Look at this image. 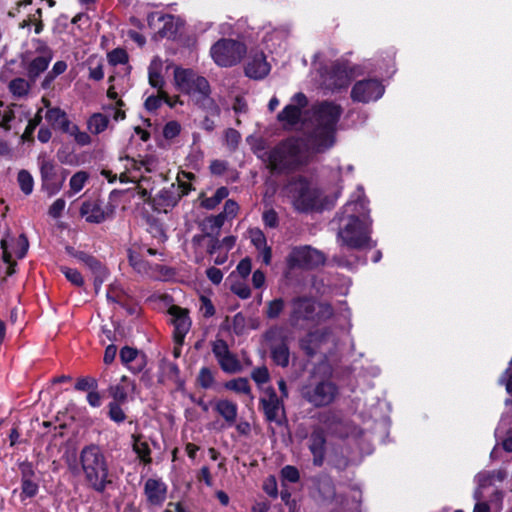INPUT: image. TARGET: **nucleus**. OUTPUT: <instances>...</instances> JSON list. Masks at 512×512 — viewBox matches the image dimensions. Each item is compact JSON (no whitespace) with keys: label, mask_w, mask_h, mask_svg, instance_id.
I'll use <instances>...</instances> for the list:
<instances>
[{"label":"nucleus","mask_w":512,"mask_h":512,"mask_svg":"<svg viewBox=\"0 0 512 512\" xmlns=\"http://www.w3.org/2000/svg\"><path fill=\"white\" fill-rule=\"evenodd\" d=\"M324 262V254L310 246L295 247L287 257V265L290 269H311Z\"/></svg>","instance_id":"nucleus-14"},{"label":"nucleus","mask_w":512,"mask_h":512,"mask_svg":"<svg viewBox=\"0 0 512 512\" xmlns=\"http://www.w3.org/2000/svg\"><path fill=\"white\" fill-rule=\"evenodd\" d=\"M270 72V65L263 52H257L248 60L245 74L252 79H262Z\"/></svg>","instance_id":"nucleus-25"},{"label":"nucleus","mask_w":512,"mask_h":512,"mask_svg":"<svg viewBox=\"0 0 512 512\" xmlns=\"http://www.w3.org/2000/svg\"><path fill=\"white\" fill-rule=\"evenodd\" d=\"M163 369H164V372L166 374V376L171 379V380H174L176 381L179 377V374H180V370H179V367L176 363L174 362H166L164 363L163 365Z\"/></svg>","instance_id":"nucleus-61"},{"label":"nucleus","mask_w":512,"mask_h":512,"mask_svg":"<svg viewBox=\"0 0 512 512\" xmlns=\"http://www.w3.org/2000/svg\"><path fill=\"white\" fill-rule=\"evenodd\" d=\"M39 486L32 479L21 480V500L33 498L37 495Z\"/></svg>","instance_id":"nucleus-44"},{"label":"nucleus","mask_w":512,"mask_h":512,"mask_svg":"<svg viewBox=\"0 0 512 512\" xmlns=\"http://www.w3.org/2000/svg\"><path fill=\"white\" fill-rule=\"evenodd\" d=\"M206 276L215 285L220 284L223 279L222 271L216 267L208 268L206 270Z\"/></svg>","instance_id":"nucleus-64"},{"label":"nucleus","mask_w":512,"mask_h":512,"mask_svg":"<svg viewBox=\"0 0 512 512\" xmlns=\"http://www.w3.org/2000/svg\"><path fill=\"white\" fill-rule=\"evenodd\" d=\"M212 352L221 369L229 374L240 372L242 369L236 355L230 352L225 340L217 339L212 343Z\"/></svg>","instance_id":"nucleus-16"},{"label":"nucleus","mask_w":512,"mask_h":512,"mask_svg":"<svg viewBox=\"0 0 512 512\" xmlns=\"http://www.w3.org/2000/svg\"><path fill=\"white\" fill-rule=\"evenodd\" d=\"M66 202L63 198H58L55 200L52 205L49 207V215L53 218H59L65 209Z\"/></svg>","instance_id":"nucleus-60"},{"label":"nucleus","mask_w":512,"mask_h":512,"mask_svg":"<svg viewBox=\"0 0 512 512\" xmlns=\"http://www.w3.org/2000/svg\"><path fill=\"white\" fill-rule=\"evenodd\" d=\"M108 61L111 65L125 64L128 61V54L124 49L116 48L108 53Z\"/></svg>","instance_id":"nucleus-50"},{"label":"nucleus","mask_w":512,"mask_h":512,"mask_svg":"<svg viewBox=\"0 0 512 512\" xmlns=\"http://www.w3.org/2000/svg\"><path fill=\"white\" fill-rule=\"evenodd\" d=\"M14 118L13 111L6 106L3 102H0V126L5 129H9L8 123Z\"/></svg>","instance_id":"nucleus-54"},{"label":"nucleus","mask_w":512,"mask_h":512,"mask_svg":"<svg viewBox=\"0 0 512 512\" xmlns=\"http://www.w3.org/2000/svg\"><path fill=\"white\" fill-rule=\"evenodd\" d=\"M236 270L242 278H246L252 270L251 259L248 257L242 259L238 263Z\"/></svg>","instance_id":"nucleus-62"},{"label":"nucleus","mask_w":512,"mask_h":512,"mask_svg":"<svg viewBox=\"0 0 512 512\" xmlns=\"http://www.w3.org/2000/svg\"><path fill=\"white\" fill-rule=\"evenodd\" d=\"M331 333L328 330H316L308 333L300 340L301 349L310 357L321 352L322 346L330 338Z\"/></svg>","instance_id":"nucleus-22"},{"label":"nucleus","mask_w":512,"mask_h":512,"mask_svg":"<svg viewBox=\"0 0 512 512\" xmlns=\"http://www.w3.org/2000/svg\"><path fill=\"white\" fill-rule=\"evenodd\" d=\"M0 246H1V249L3 250V255H2V259L5 263H7L9 265L8 267V271H7V274L8 275H12L14 274L15 270H14V266H15V262H12L11 258H12V255L11 253L9 252L8 250V239L7 238H3L1 241H0Z\"/></svg>","instance_id":"nucleus-51"},{"label":"nucleus","mask_w":512,"mask_h":512,"mask_svg":"<svg viewBox=\"0 0 512 512\" xmlns=\"http://www.w3.org/2000/svg\"><path fill=\"white\" fill-rule=\"evenodd\" d=\"M45 119L54 129L61 130L63 133H66L72 125L66 112L59 107L49 108L46 111Z\"/></svg>","instance_id":"nucleus-30"},{"label":"nucleus","mask_w":512,"mask_h":512,"mask_svg":"<svg viewBox=\"0 0 512 512\" xmlns=\"http://www.w3.org/2000/svg\"><path fill=\"white\" fill-rule=\"evenodd\" d=\"M239 206L237 202H235L232 199H228L224 204V210L221 212V214H225V218L227 217H235L238 213Z\"/></svg>","instance_id":"nucleus-63"},{"label":"nucleus","mask_w":512,"mask_h":512,"mask_svg":"<svg viewBox=\"0 0 512 512\" xmlns=\"http://www.w3.org/2000/svg\"><path fill=\"white\" fill-rule=\"evenodd\" d=\"M167 487L157 479H148L144 485V493L150 505L160 506L166 499Z\"/></svg>","instance_id":"nucleus-26"},{"label":"nucleus","mask_w":512,"mask_h":512,"mask_svg":"<svg viewBox=\"0 0 512 512\" xmlns=\"http://www.w3.org/2000/svg\"><path fill=\"white\" fill-rule=\"evenodd\" d=\"M229 195V190L226 187H220L216 190L213 196L203 198L201 200V206L205 209H214L222 200Z\"/></svg>","instance_id":"nucleus-36"},{"label":"nucleus","mask_w":512,"mask_h":512,"mask_svg":"<svg viewBox=\"0 0 512 512\" xmlns=\"http://www.w3.org/2000/svg\"><path fill=\"white\" fill-rule=\"evenodd\" d=\"M162 72V62L159 58H154L149 67H148V81L149 84L156 88L162 97L165 99V103L168 104L170 107H174L176 101H171L168 94L163 90L165 85V80L161 74Z\"/></svg>","instance_id":"nucleus-24"},{"label":"nucleus","mask_w":512,"mask_h":512,"mask_svg":"<svg viewBox=\"0 0 512 512\" xmlns=\"http://www.w3.org/2000/svg\"><path fill=\"white\" fill-rule=\"evenodd\" d=\"M333 222H336L338 226L337 242L339 245L354 250L376 246L371 238L373 221L362 189H359L356 199L349 200L336 214Z\"/></svg>","instance_id":"nucleus-1"},{"label":"nucleus","mask_w":512,"mask_h":512,"mask_svg":"<svg viewBox=\"0 0 512 512\" xmlns=\"http://www.w3.org/2000/svg\"><path fill=\"white\" fill-rule=\"evenodd\" d=\"M319 73L321 84L331 91L346 88L350 83L348 67L340 61L333 62L329 67H320Z\"/></svg>","instance_id":"nucleus-13"},{"label":"nucleus","mask_w":512,"mask_h":512,"mask_svg":"<svg viewBox=\"0 0 512 512\" xmlns=\"http://www.w3.org/2000/svg\"><path fill=\"white\" fill-rule=\"evenodd\" d=\"M259 403L267 421L281 424L280 414L284 413V404L273 387L264 389V395Z\"/></svg>","instance_id":"nucleus-17"},{"label":"nucleus","mask_w":512,"mask_h":512,"mask_svg":"<svg viewBox=\"0 0 512 512\" xmlns=\"http://www.w3.org/2000/svg\"><path fill=\"white\" fill-rule=\"evenodd\" d=\"M174 80L178 89L192 96L200 107L212 114H219L220 109L210 96L211 88L205 77L197 75L192 69L177 67L174 70Z\"/></svg>","instance_id":"nucleus-4"},{"label":"nucleus","mask_w":512,"mask_h":512,"mask_svg":"<svg viewBox=\"0 0 512 512\" xmlns=\"http://www.w3.org/2000/svg\"><path fill=\"white\" fill-rule=\"evenodd\" d=\"M38 164L42 190L50 197L57 194L63 187L65 177L59 176L56 164L45 154L39 155Z\"/></svg>","instance_id":"nucleus-12"},{"label":"nucleus","mask_w":512,"mask_h":512,"mask_svg":"<svg viewBox=\"0 0 512 512\" xmlns=\"http://www.w3.org/2000/svg\"><path fill=\"white\" fill-rule=\"evenodd\" d=\"M148 24L150 27H156L155 22H163V27L159 28L158 33L162 36L172 35L176 32V29L173 27L174 16L165 15L158 12L151 13L148 15Z\"/></svg>","instance_id":"nucleus-31"},{"label":"nucleus","mask_w":512,"mask_h":512,"mask_svg":"<svg viewBox=\"0 0 512 512\" xmlns=\"http://www.w3.org/2000/svg\"><path fill=\"white\" fill-rule=\"evenodd\" d=\"M73 257L85 264L92 273L102 271V263L94 256L86 252H74Z\"/></svg>","instance_id":"nucleus-38"},{"label":"nucleus","mask_w":512,"mask_h":512,"mask_svg":"<svg viewBox=\"0 0 512 512\" xmlns=\"http://www.w3.org/2000/svg\"><path fill=\"white\" fill-rule=\"evenodd\" d=\"M97 388V381L91 377L79 378L75 384V389L79 391H87Z\"/></svg>","instance_id":"nucleus-59"},{"label":"nucleus","mask_w":512,"mask_h":512,"mask_svg":"<svg viewBox=\"0 0 512 512\" xmlns=\"http://www.w3.org/2000/svg\"><path fill=\"white\" fill-rule=\"evenodd\" d=\"M60 271L64 274L66 279L71 282L73 285L81 287L84 284V279L81 273L74 268H70L67 266H61Z\"/></svg>","instance_id":"nucleus-46"},{"label":"nucleus","mask_w":512,"mask_h":512,"mask_svg":"<svg viewBox=\"0 0 512 512\" xmlns=\"http://www.w3.org/2000/svg\"><path fill=\"white\" fill-rule=\"evenodd\" d=\"M109 395L113 398L112 402L124 403L128 396V387L124 384L111 385L108 388Z\"/></svg>","instance_id":"nucleus-43"},{"label":"nucleus","mask_w":512,"mask_h":512,"mask_svg":"<svg viewBox=\"0 0 512 512\" xmlns=\"http://www.w3.org/2000/svg\"><path fill=\"white\" fill-rule=\"evenodd\" d=\"M384 94V86L377 79L357 81L351 90V99L354 102L368 103L376 101Z\"/></svg>","instance_id":"nucleus-15"},{"label":"nucleus","mask_w":512,"mask_h":512,"mask_svg":"<svg viewBox=\"0 0 512 512\" xmlns=\"http://www.w3.org/2000/svg\"><path fill=\"white\" fill-rule=\"evenodd\" d=\"M252 150L272 173L293 172L310 163L297 136L288 137L270 149L263 139H258Z\"/></svg>","instance_id":"nucleus-2"},{"label":"nucleus","mask_w":512,"mask_h":512,"mask_svg":"<svg viewBox=\"0 0 512 512\" xmlns=\"http://www.w3.org/2000/svg\"><path fill=\"white\" fill-rule=\"evenodd\" d=\"M86 486L98 494H104L113 486V473L107 458L98 445L85 446L79 456Z\"/></svg>","instance_id":"nucleus-3"},{"label":"nucleus","mask_w":512,"mask_h":512,"mask_svg":"<svg viewBox=\"0 0 512 512\" xmlns=\"http://www.w3.org/2000/svg\"><path fill=\"white\" fill-rule=\"evenodd\" d=\"M307 103V97L303 93L299 92L295 94L291 99V103L285 106L278 114V120L290 126L296 125L300 121L301 110Z\"/></svg>","instance_id":"nucleus-19"},{"label":"nucleus","mask_w":512,"mask_h":512,"mask_svg":"<svg viewBox=\"0 0 512 512\" xmlns=\"http://www.w3.org/2000/svg\"><path fill=\"white\" fill-rule=\"evenodd\" d=\"M180 130H181V127L178 122L170 121L163 128V136L166 139H173L179 135Z\"/></svg>","instance_id":"nucleus-58"},{"label":"nucleus","mask_w":512,"mask_h":512,"mask_svg":"<svg viewBox=\"0 0 512 512\" xmlns=\"http://www.w3.org/2000/svg\"><path fill=\"white\" fill-rule=\"evenodd\" d=\"M308 448L313 456V465L321 467L325 461L326 433L321 427H316L308 438Z\"/></svg>","instance_id":"nucleus-20"},{"label":"nucleus","mask_w":512,"mask_h":512,"mask_svg":"<svg viewBox=\"0 0 512 512\" xmlns=\"http://www.w3.org/2000/svg\"><path fill=\"white\" fill-rule=\"evenodd\" d=\"M51 59V50L44 46L41 54L33 58L27 66V76L31 82H35L39 75L48 68Z\"/></svg>","instance_id":"nucleus-27"},{"label":"nucleus","mask_w":512,"mask_h":512,"mask_svg":"<svg viewBox=\"0 0 512 512\" xmlns=\"http://www.w3.org/2000/svg\"><path fill=\"white\" fill-rule=\"evenodd\" d=\"M9 89L13 95L22 97L29 92L30 84L23 78H16L10 82Z\"/></svg>","instance_id":"nucleus-42"},{"label":"nucleus","mask_w":512,"mask_h":512,"mask_svg":"<svg viewBox=\"0 0 512 512\" xmlns=\"http://www.w3.org/2000/svg\"><path fill=\"white\" fill-rule=\"evenodd\" d=\"M262 221L267 228H277L279 225L278 213L273 208L265 209L262 213Z\"/></svg>","instance_id":"nucleus-49"},{"label":"nucleus","mask_w":512,"mask_h":512,"mask_svg":"<svg viewBox=\"0 0 512 512\" xmlns=\"http://www.w3.org/2000/svg\"><path fill=\"white\" fill-rule=\"evenodd\" d=\"M334 314L329 303H316L309 297H296L291 302L290 324L299 327L302 322L319 324L330 319Z\"/></svg>","instance_id":"nucleus-5"},{"label":"nucleus","mask_w":512,"mask_h":512,"mask_svg":"<svg viewBox=\"0 0 512 512\" xmlns=\"http://www.w3.org/2000/svg\"><path fill=\"white\" fill-rule=\"evenodd\" d=\"M80 215L92 224H100L110 217V212L103 208L98 199L86 200L80 207Z\"/></svg>","instance_id":"nucleus-21"},{"label":"nucleus","mask_w":512,"mask_h":512,"mask_svg":"<svg viewBox=\"0 0 512 512\" xmlns=\"http://www.w3.org/2000/svg\"><path fill=\"white\" fill-rule=\"evenodd\" d=\"M66 134L74 137V140L81 146H86L91 143V137L86 133L80 131L76 124H73L66 131Z\"/></svg>","instance_id":"nucleus-47"},{"label":"nucleus","mask_w":512,"mask_h":512,"mask_svg":"<svg viewBox=\"0 0 512 512\" xmlns=\"http://www.w3.org/2000/svg\"><path fill=\"white\" fill-rule=\"evenodd\" d=\"M179 187H175V184H171L169 187L163 188L153 198V203L156 209H163L166 211L168 207H174L180 200Z\"/></svg>","instance_id":"nucleus-28"},{"label":"nucleus","mask_w":512,"mask_h":512,"mask_svg":"<svg viewBox=\"0 0 512 512\" xmlns=\"http://www.w3.org/2000/svg\"><path fill=\"white\" fill-rule=\"evenodd\" d=\"M120 360L134 374L142 372L147 364L146 355L129 346L120 350Z\"/></svg>","instance_id":"nucleus-23"},{"label":"nucleus","mask_w":512,"mask_h":512,"mask_svg":"<svg viewBox=\"0 0 512 512\" xmlns=\"http://www.w3.org/2000/svg\"><path fill=\"white\" fill-rule=\"evenodd\" d=\"M122 403L110 402L108 404V416L115 423H123L126 420V414L121 408Z\"/></svg>","instance_id":"nucleus-45"},{"label":"nucleus","mask_w":512,"mask_h":512,"mask_svg":"<svg viewBox=\"0 0 512 512\" xmlns=\"http://www.w3.org/2000/svg\"><path fill=\"white\" fill-rule=\"evenodd\" d=\"M300 393L304 400L319 408L334 402L338 395V387L330 380L311 377L301 387Z\"/></svg>","instance_id":"nucleus-8"},{"label":"nucleus","mask_w":512,"mask_h":512,"mask_svg":"<svg viewBox=\"0 0 512 512\" xmlns=\"http://www.w3.org/2000/svg\"><path fill=\"white\" fill-rule=\"evenodd\" d=\"M214 409L225 419L229 426H232L236 422L238 414V407L236 403L227 399L219 400L216 402Z\"/></svg>","instance_id":"nucleus-32"},{"label":"nucleus","mask_w":512,"mask_h":512,"mask_svg":"<svg viewBox=\"0 0 512 512\" xmlns=\"http://www.w3.org/2000/svg\"><path fill=\"white\" fill-rule=\"evenodd\" d=\"M108 124L109 118L102 113H94L87 121L88 130L94 135H98L105 131Z\"/></svg>","instance_id":"nucleus-35"},{"label":"nucleus","mask_w":512,"mask_h":512,"mask_svg":"<svg viewBox=\"0 0 512 512\" xmlns=\"http://www.w3.org/2000/svg\"><path fill=\"white\" fill-rule=\"evenodd\" d=\"M89 175L85 171L75 173L70 179V188L74 193L81 191L88 180Z\"/></svg>","instance_id":"nucleus-48"},{"label":"nucleus","mask_w":512,"mask_h":512,"mask_svg":"<svg viewBox=\"0 0 512 512\" xmlns=\"http://www.w3.org/2000/svg\"><path fill=\"white\" fill-rule=\"evenodd\" d=\"M251 378L258 384L267 383L270 380V375L267 367L261 366L253 369L251 372Z\"/></svg>","instance_id":"nucleus-52"},{"label":"nucleus","mask_w":512,"mask_h":512,"mask_svg":"<svg viewBox=\"0 0 512 512\" xmlns=\"http://www.w3.org/2000/svg\"><path fill=\"white\" fill-rule=\"evenodd\" d=\"M171 316V323L174 326V341L178 345H182L184 338L190 330L191 320L188 316V310L173 305L168 310Z\"/></svg>","instance_id":"nucleus-18"},{"label":"nucleus","mask_w":512,"mask_h":512,"mask_svg":"<svg viewBox=\"0 0 512 512\" xmlns=\"http://www.w3.org/2000/svg\"><path fill=\"white\" fill-rule=\"evenodd\" d=\"M281 475L285 480L291 483L298 482L300 478L298 469L291 465H286L283 467L281 470Z\"/></svg>","instance_id":"nucleus-56"},{"label":"nucleus","mask_w":512,"mask_h":512,"mask_svg":"<svg viewBox=\"0 0 512 512\" xmlns=\"http://www.w3.org/2000/svg\"><path fill=\"white\" fill-rule=\"evenodd\" d=\"M17 181L21 191L25 195H30L33 191L34 180L32 175L27 170H20L18 172Z\"/></svg>","instance_id":"nucleus-39"},{"label":"nucleus","mask_w":512,"mask_h":512,"mask_svg":"<svg viewBox=\"0 0 512 512\" xmlns=\"http://www.w3.org/2000/svg\"><path fill=\"white\" fill-rule=\"evenodd\" d=\"M342 112V107L335 102H317L311 108L309 124L336 131Z\"/></svg>","instance_id":"nucleus-11"},{"label":"nucleus","mask_w":512,"mask_h":512,"mask_svg":"<svg viewBox=\"0 0 512 512\" xmlns=\"http://www.w3.org/2000/svg\"><path fill=\"white\" fill-rule=\"evenodd\" d=\"M285 301L282 298H276L267 303L265 315L268 319H276L283 312Z\"/></svg>","instance_id":"nucleus-40"},{"label":"nucleus","mask_w":512,"mask_h":512,"mask_svg":"<svg viewBox=\"0 0 512 512\" xmlns=\"http://www.w3.org/2000/svg\"><path fill=\"white\" fill-rule=\"evenodd\" d=\"M132 438V448L133 451L137 454L138 458L145 464H150L151 459V450L147 442L142 440V435L133 434Z\"/></svg>","instance_id":"nucleus-33"},{"label":"nucleus","mask_w":512,"mask_h":512,"mask_svg":"<svg viewBox=\"0 0 512 512\" xmlns=\"http://www.w3.org/2000/svg\"><path fill=\"white\" fill-rule=\"evenodd\" d=\"M165 102V99L162 97L160 92L158 91L157 95H150L144 103V106L146 110L149 112H155L162 104V102Z\"/></svg>","instance_id":"nucleus-53"},{"label":"nucleus","mask_w":512,"mask_h":512,"mask_svg":"<svg viewBox=\"0 0 512 512\" xmlns=\"http://www.w3.org/2000/svg\"><path fill=\"white\" fill-rule=\"evenodd\" d=\"M511 367H512V359L509 362V367L502 373V375L500 376V378L498 380V383L500 385H505V389H506V392L508 394L512 393V372H511Z\"/></svg>","instance_id":"nucleus-57"},{"label":"nucleus","mask_w":512,"mask_h":512,"mask_svg":"<svg viewBox=\"0 0 512 512\" xmlns=\"http://www.w3.org/2000/svg\"><path fill=\"white\" fill-rule=\"evenodd\" d=\"M506 478V472L503 470L479 473L476 477L478 487L474 492V499L480 500L484 498L483 489L492 485V481L496 479L502 482Z\"/></svg>","instance_id":"nucleus-29"},{"label":"nucleus","mask_w":512,"mask_h":512,"mask_svg":"<svg viewBox=\"0 0 512 512\" xmlns=\"http://www.w3.org/2000/svg\"><path fill=\"white\" fill-rule=\"evenodd\" d=\"M263 337L273 362L283 368L287 367L290 361L287 330L282 326H273L264 333Z\"/></svg>","instance_id":"nucleus-10"},{"label":"nucleus","mask_w":512,"mask_h":512,"mask_svg":"<svg viewBox=\"0 0 512 512\" xmlns=\"http://www.w3.org/2000/svg\"><path fill=\"white\" fill-rule=\"evenodd\" d=\"M250 238L256 249L263 248L267 245L266 236L260 229H252L250 231Z\"/></svg>","instance_id":"nucleus-55"},{"label":"nucleus","mask_w":512,"mask_h":512,"mask_svg":"<svg viewBox=\"0 0 512 512\" xmlns=\"http://www.w3.org/2000/svg\"><path fill=\"white\" fill-rule=\"evenodd\" d=\"M247 52L244 43L223 38L218 40L210 50L214 62L221 67H231L238 64Z\"/></svg>","instance_id":"nucleus-9"},{"label":"nucleus","mask_w":512,"mask_h":512,"mask_svg":"<svg viewBox=\"0 0 512 512\" xmlns=\"http://www.w3.org/2000/svg\"><path fill=\"white\" fill-rule=\"evenodd\" d=\"M225 387L229 390L236 392V393H242V394L248 395L251 400L254 399V397L251 393V387H250V384H249V381L247 380V378H237V379L230 380L225 384Z\"/></svg>","instance_id":"nucleus-37"},{"label":"nucleus","mask_w":512,"mask_h":512,"mask_svg":"<svg viewBox=\"0 0 512 512\" xmlns=\"http://www.w3.org/2000/svg\"><path fill=\"white\" fill-rule=\"evenodd\" d=\"M197 383L203 389L212 388L215 383V377L212 370L208 367H202L197 376Z\"/></svg>","instance_id":"nucleus-41"},{"label":"nucleus","mask_w":512,"mask_h":512,"mask_svg":"<svg viewBox=\"0 0 512 512\" xmlns=\"http://www.w3.org/2000/svg\"><path fill=\"white\" fill-rule=\"evenodd\" d=\"M225 220V214L220 213L216 216H210L206 218L201 224V230L203 232H207V234H209V237H211V235L217 236L219 230L224 225Z\"/></svg>","instance_id":"nucleus-34"},{"label":"nucleus","mask_w":512,"mask_h":512,"mask_svg":"<svg viewBox=\"0 0 512 512\" xmlns=\"http://www.w3.org/2000/svg\"><path fill=\"white\" fill-rule=\"evenodd\" d=\"M309 161L316 154L324 153L336 143V131L308 124L301 136H297Z\"/></svg>","instance_id":"nucleus-7"},{"label":"nucleus","mask_w":512,"mask_h":512,"mask_svg":"<svg viewBox=\"0 0 512 512\" xmlns=\"http://www.w3.org/2000/svg\"><path fill=\"white\" fill-rule=\"evenodd\" d=\"M287 191L294 209L298 212L308 213L321 205V190L302 176L291 179L287 184Z\"/></svg>","instance_id":"nucleus-6"}]
</instances>
